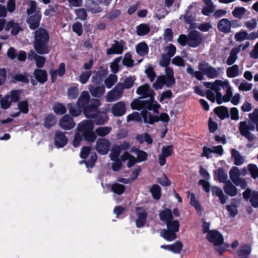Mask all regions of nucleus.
<instances>
[{
    "label": "nucleus",
    "mask_w": 258,
    "mask_h": 258,
    "mask_svg": "<svg viewBox=\"0 0 258 258\" xmlns=\"http://www.w3.org/2000/svg\"><path fill=\"white\" fill-rule=\"evenodd\" d=\"M97 85H92L90 88V91L92 95L95 97H100L102 96L105 92V87L104 86H96Z\"/></svg>",
    "instance_id": "nucleus-30"
},
{
    "label": "nucleus",
    "mask_w": 258,
    "mask_h": 258,
    "mask_svg": "<svg viewBox=\"0 0 258 258\" xmlns=\"http://www.w3.org/2000/svg\"><path fill=\"white\" fill-rule=\"evenodd\" d=\"M212 192L213 195H215L219 198L220 202L222 205L226 203L228 197L225 196L222 189L218 186H213L212 188Z\"/></svg>",
    "instance_id": "nucleus-27"
},
{
    "label": "nucleus",
    "mask_w": 258,
    "mask_h": 258,
    "mask_svg": "<svg viewBox=\"0 0 258 258\" xmlns=\"http://www.w3.org/2000/svg\"><path fill=\"white\" fill-rule=\"evenodd\" d=\"M188 46L196 48L198 47L203 41V38L200 33L196 30L190 31L188 34Z\"/></svg>",
    "instance_id": "nucleus-8"
},
{
    "label": "nucleus",
    "mask_w": 258,
    "mask_h": 258,
    "mask_svg": "<svg viewBox=\"0 0 258 258\" xmlns=\"http://www.w3.org/2000/svg\"><path fill=\"white\" fill-rule=\"evenodd\" d=\"M226 208L229 214L230 217L232 218L235 217L238 212L237 206H236V199H233L232 204L226 205Z\"/></svg>",
    "instance_id": "nucleus-36"
},
{
    "label": "nucleus",
    "mask_w": 258,
    "mask_h": 258,
    "mask_svg": "<svg viewBox=\"0 0 258 258\" xmlns=\"http://www.w3.org/2000/svg\"><path fill=\"white\" fill-rule=\"evenodd\" d=\"M100 105V101L98 99H92L91 103L82 109L85 116L88 118H93L98 112L97 109Z\"/></svg>",
    "instance_id": "nucleus-5"
},
{
    "label": "nucleus",
    "mask_w": 258,
    "mask_h": 258,
    "mask_svg": "<svg viewBox=\"0 0 258 258\" xmlns=\"http://www.w3.org/2000/svg\"><path fill=\"white\" fill-rule=\"evenodd\" d=\"M246 10L243 7H237L232 12L233 16L237 18H241L244 15Z\"/></svg>",
    "instance_id": "nucleus-61"
},
{
    "label": "nucleus",
    "mask_w": 258,
    "mask_h": 258,
    "mask_svg": "<svg viewBox=\"0 0 258 258\" xmlns=\"http://www.w3.org/2000/svg\"><path fill=\"white\" fill-rule=\"evenodd\" d=\"M224 186L225 192L230 197H234L237 194V189L234 186L230 181L228 180Z\"/></svg>",
    "instance_id": "nucleus-31"
},
{
    "label": "nucleus",
    "mask_w": 258,
    "mask_h": 258,
    "mask_svg": "<svg viewBox=\"0 0 258 258\" xmlns=\"http://www.w3.org/2000/svg\"><path fill=\"white\" fill-rule=\"evenodd\" d=\"M28 16L26 22L29 25V28L32 30H37L42 18L41 12L38 10L35 14Z\"/></svg>",
    "instance_id": "nucleus-7"
},
{
    "label": "nucleus",
    "mask_w": 258,
    "mask_h": 258,
    "mask_svg": "<svg viewBox=\"0 0 258 258\" xmlns=\"http://www.w3.org/2000/svg\"><path fill=\"white\" fill-rule=\"evenodd\" d=\"M254 125L250 120L248 123L246 121H242L239 123L238 127L240 135L247 139L249 142L253 141L255 138L254 135L249 132L254 131Z\"/></svg>",
    "instance_id": "nucleus-3"
},
{
    "label": "nucleus",
    "mask_w": 258,
    "mask_h": 258,
    "mask_svg": "<svg viewBox=\"0 0 258 258\" xmlns=\"http://www.w3.org/2000/svg\"><path fill=\"white\" fill-rule=\"evenodd\" d=\"M136 92L141 96V98H147L150 96L151 94L154 93V90L150 87L149 84H145L139 87Z\"/></svg>",
    "instance_id": "nucleus-18"
},
{
    "label": "nucleus",
    "mask_w": 258,
    "mask_h": 258,
    "mask_svg": "<svg viewBox=\"0 0 258 258\" xmlns=\"http://www.w3.org/2000/svg\"><path fill=\"white\" fill-rule=\"evenodd\" d=\"M111 190L114 193L118 195H121L125 190V186L120 183H115L112 184Z\"/></svg>",
    "instance_id": "nucleus-46"
},
{
    "label": "nucleus",
    "mask_w": 258,
    "mask_h": 258,
    "mask_svg": "<svg viewBox=\"0 0 258 258\" xmlns=\"http://www.w3.org/2000/svg\"><path fill=\"white\" fill-rule=\"evenodd\" d=\"M239 67L237 64H234L228 68L226 70L227 76L228 78H234L239 75Z\"/></svg>",
    "instance_id": "nucleus-43"
},
{
    "label": "nucleus",
    "mask_w": 258,
    "mask_h": 258,
    "mask_svg": "<svg viewBox=\"0 0 258 258\" xmlns=\"http://www.w3.org/2000/svg\"><path fill=\"white\" fill-rule=\"evenodd\" d=\"M160 219L165 224L170 222L173 219L172 211L169 208H166L161 211L159 214Z\"/></svg>",
    "instance_id": "nucleus-26"
},
{
    "label": "nucleus",
    "mask_w": 258,
    "mask_h": 258,
    "mask_svg": "<svg viewBox=\"0 0 258 258\" xmlns=\"http://www.w3.org/2000/svg\"><path fill=\"white\" fill-rule=\"evenodd\" d=\"M114 44H113L111 47L108 48L106 51L107 55H111L113 54H120L123 51V45L125 42L123 40L120 41L114 40Z\"/></svg>",
    "instance_id": "nucleus-13"
},
{
    "label": "nucleus",
    "mask_w": 258,
    "mask_h": 258,
    "mask_svg": "<svg viewBox=\"0 0 258 258\" xmlns=\"http://www.w3.org/2000/svg\"><path fill=\"white\" fill-rule=\"evenodd\" d=\"M60 127L66 130H71L73 128L75 125L73 118L68 114H66L59 120Z\"/></svg>",
    "instance_id": "nucleus-15"
},
{
    "label": "nucleus",
    "mask_w": 258,
    "mask_h": 258,
    "mask_svg": "<svg viewBox=\"0 0 258 258\" xmlns=\"http://www.w3.org/2000/svg\"><path fill=\"white\" fill-rule=\"evenodd\" d=\"M242 195L244 199L246 201L249 200L253 207L255 208L258 207V191L252 190L247 188Z\"/></svg>",
    "instance_id": "nucleus-10"
},
{
    "label": "nucleus",
    "mask_w": 258,
    "mask_h": 258,
    "mask_svg": "<svg viewBox=\"0 0 258 258\" xmlns=\"http://www.w3.org/2000/svg\"><path fill=\"white\" fill-rule=\"evenodd\" d=\"M215 114L221 119L224 120L230 116L228 108L225 106H219L214 109Z\"/></svg>",
    "instance_id": "nucleus-20"
},
{
    "label": "nucleus",
    "mask_w": 258,
    "mask_h": 258,
    "mask_svg": "<svg viewBox=\"0 0 258 258\" xmlns=\"http://www.w3.org/2000/svg\"><path fill=\"white\" fill-rule=\"evenodd\" d=\"M121 151L119 145H114L112 147L111 152L110 154V159L111 160H114L115 159H118Z\"/></svg>",
    "instance_id": "nucleus-55"
},
{
    "label": "nucleus",
    "mask_w": 258,
    "mask_h": 258,
    "mask_svg": "<svg viewBox=\"0 0 258 258\" xmlns=\"http://www.w3.org/2000/svg\"><path fill=\"white\" fill-rule=\"evenodd\" d=\"M35 79L41 84H43L48 80V75L46 70L40 69H35L33 72Z\"/></svg>",
    "instance_id": "nucleus-17"
},
{
    "label": "nucleus",
    "mask_w": 258,
    "mask_h": 258,
    "mask_svg": "<svg viewBox=\"0 0 258 258\" xmlns=\"http://www.w3.org/2000/svg\"><path fill=\"white\" fill-rule=\"evenodd\" d=\"M251 251L249 244H244L237 250V254L239 258H247Z\"/></svg>",
    "instance_id": "nucleus-28"
},
{
    "label": "nucleus",
    "mask_w": 258,
    "mask_h": 258,
    "mask_svg": "<svg viewBox=\"0 0 258 258\" xmlns=\"http://www.w3.org/2000/svg\"><path fill=\"white\" fill-rule=\"evenodd\" d=\"M68 108L70 114L74 117L79 116L83 112L82 108H80L77 104L69 103L68 104Z\"/></svg>",
    "instance_id": "nucleus-37"
},
{
    "label": "nucleus",
    "mask_w": 258,
    "mask_h": 258,
    "mask_svg": "<svg viewBox=\"0 0 258 258\" xmlns=\"http://www.w3.org/2000/svg\"><path fill=\"white\" fill-rule=\"evenodd\" d=\"M122 93V91L117 90L110 91L107 94L108 99L109 101H114L118 99L121 97Z\"/></svg>",
    "instance_id": "nucleus-48"
},
{
    "label": "nucleus",
    "mask_w": 258,
    "mask_h": 258,
    "mask_svg": "<svg viewBox=\"0 0 258 258\" xmlns=\"http://www.w3.org/2000/svg\"><path fill=\"white\" fill-rule=\"evenodd\" d=\"M22 90L21 89L12 90L10 91V94L7 95L13 103H17L20 99V95Z\"/></svg>",
    "instance_id": "nucleus-40"
},
{
    "label": "nucleus",
    "mask_w": 258,
    "mask_h": 258,
    "mask_svg": "<svg viewBox=\"0 0 258 258\" xmlns=\"http://www.w3.org/2000/svg\"><path fill=\"white\" fill-rule=\"evenodd\" d=\"M91 75V71H88L82 72L79 76V81L82 84H86Z\"/></svg>",
    "instance_id": "nucleus-60"
},
{
    "label": "nucleus",
    "mask_w": 258,
    "mask_h": 258,
    "mask_svg": "<svg viewBox=\"0 0 258 258\" xmlns=\"http://www.w3.org/2000/svg\"><path fill=\"white\" fill-rule=\"evenodd\" d=\"M207 239L214 245H221L224 242V238L222 234L216 230L210 231L207 235Z\"/></svg>",
    "instance_id": "nucleus-9"
},
{
    "label": "nucleus",
    "mask_w": 258,
    "mask_h": 258,
    "mask_svg": "<svg viewBox=\"0 0 258 258\" xmlns=\"http://www.w3.org/2000/svg\"><path fill=\"white\" fill-rule=\"evenodd\" d=\"M235 39L237 41L241 42L245 39H247V33L245 31L241 30L235 34Z\"/></svg>",
    "instance_id": "nucleus-63"
},
{
    "label": "nucleus",
    "mask_w": 258,
    "mask_h": 258,
    "mask_svg": "<svg viewBox=\"0 0 258 258\" xmlns=\"http://www.w3.org/2000/svg\"><path fill=\"white\" fill-rule=\"evenodd\" d=\"M145 73L147 77L150 79L151 82H153L156 76V73L154 71V69L151 66L149 67L145 70Z\"/></svg>",
    "instance_id": "nucleus-62"
},
{
    "label": "nucleus",
    "mask_w": 258,
    "mask_h": 258,
    "mask_svg": "<svg viewBox=\"0 0 258 258\" xmlns=\"http://www.w3.org/2000/svg\"><path fill=\"white\" fill-rule=\"evenodd\" d=\"M1 105L3 109H8L12 105V101L7 95H6L1 99Z\"/></svg>",
    "instance_id": "nucleus-59"
},
{
    "label": "nucleus",
    "mask_w": 258,
    "mask_h": 258,
    "mask_svg": "<svg viewBox=\"0 0 258 258\" xmlns=\"http://www.w3.org/2000/svg\"><path fill=\"white\" fill-rule=\"evenodd\" d=\"M231 157L234 160V163L236 166H240L244 163L243 157L235 149L231 150Z\"/></svg>",
    "instance_id": "nucleus-35"
},
{
    "label": "nucleus",
    "mask_w": 258,
    "mask_h": 258,
    "mask_svg": "<svg viewBox=\"0 0 258 258\" xmlns=\"http://www.w3.org/2000/svg\"><path fill=\"white\" fill-rule=\"evenodd\" d=\"M117 78L114 75H110L109 77L105 80V84L107 88H111L115 83L117 82Z\"/></svg>",
    "instance_id": "nucleus-58"
},
{
    "label": "nucleus",
    "mask_w": 258,
    "mask_h": 258,
    "mask_svg": "<svg viewBox=\"0 0 258 258\" xmlns=\"http://www.w3.org/2000/svg\"><path fill=\"white\" fill-rule=\"evenodd\" d=\"M93 118L94 123L97 125L104 124L108 120L107 115L101 112H97Z\"/></svg>",
    "instance_id": "nucleus-25"
},
{
    "label": "nucleus",
    "mask_w": 258,
    "mask_h": 258,
    "mask_svg": "<svg viewBox=\"0 0 258 258\" xmlns=\"http://www.w3.org/2000/svg\"><path fill=\"white\" fill-rule=\"evenodd\" d=\"M214 179L220 182L226 183L227 181L228 175L222 167H219L217 170L214 171Z\"/></svg>",
    "instance_id": "nucleus-23"
},
{
    "label": "nucleus",
    "mask_w": 258,
    "mask_h": 258,
    "mask_svg": "<svg viewBox=\"0 0 258 258\" xmlns=\"http://www.w3.org/2000/svg\"><path fill=\"white\" fill-rule=\"evenodd\" d=\"M107 75V71L101 70L97 71L92 77V82L94 85H99L102 82Z\"/></svg>",
    "instance_id": "nucleus-24"
},
{
    "label": "nucleus",
    "mask_w": 258,
    "mask_h": 258,
    "mask_svg": "<svg viewBox=\"0 0 258 258\" xmlns=\"http://www.w3.org/2000/svg\"><path fill=\"white\" fill-rule=\"evenodd\" d=\"M68 142V139L64 133L59 131H56L54 136V145L57 148H60L64 147Z\"/></svg>",
    "instance_id": "nucleus-14"
},
{
    "label": "nucleus",
    "mask_w": 258,
    "mask_h": 258,
    "mask_svg": "<svg viewBox=\"0 0 258 258\" xmlns=\"http://www.w3.org/2000/svg\"><path fill=\"white\" fill-rule=\"evenodd\" d=\"M49 34L46 29L40 28L35 31L33 45L37 53L45 54L49 52Z\"/></svg>",
    "instance_id": "nucleus-2"
},
{
    "label": "nucleus",
    "mask_w": 258,
    "mask_h": 258,
    "mask_svg": "<svg viewBox=\"0 0 258 258\" xmlns=\"http://www.w3.org/2000/svg\"><path fill=\"white\" fill-rule=\"evenodd\" d=\"M150 31L149 26L146 24H141L137 27V33L139 36L148 34Z\"/></svg>",
    "instance_id": "nucleus-41"
},
{
    "label": "nucleus",
    "mask_w": 258,
    "mask_h": 258,
    "mask_svg": "<svg viewBox=\"0 0 258 258\" xmlns=\"http://www.w3.org/2000/svg\"><path fill=\"white\" fill-rule=\"evenodd\" d=\"M125 104L122 101H119L114 104L111 108V112L115 116H121L125 114Z\"/></svg>",
    "instance_id": "nucleus-16"
},
{
    "label": "nucleus",
    "mask_w": 258,
    "mask_h": 258,
    "mask_svg": "<svg viewBox=\"0 0 258 258\" xmlns=\"http://www.w3.org/2000/svg\"><path fill=\"white\" fill-rule=\"evenodd\" d=\"M53 110L57 115H62L67 112L66 106L60 103H57L54 105L53 107Z\"/></svg>",
    "instance_id": "nucleus-50"
},
{
    "label": "nucleus",
    "mask_w": 258,
    "mask_h": 258,
    "mask_svg": "<svg viewBox=\"0 0 258 258\" xmlns=\"http://www.w3.org/2000/svg\"><path fill=\"white\" fill-rule=\"evenodd\" d=\"M134 61L132 58V55L129 52L124 55L122 60V64L128 68L132 67L134 65Z\"/></svg>",
    "instance_id": "nucleus-57"
},
{
    "label": "nucleus",
    "mask_w": 258,
    "mask_h": 258,
    "mask_svg": "<svg viewBox=\"0 0 258 258\" xmlns=\"http://www.w3.org/2000/svg\"><path fill=\"white\" fill-rule=\"evenodd\" d=\"M166 225L168 229L176 233L179 231L180 225L178 220H171L170 222H167Z\"/></svg>",
    "instance_id": "nucleus-45"
},
{
    "label": "nucleus",
    "mask_w": 258,
    "mask_h": 258,
    "mask_svg": "<svg viewBox=\"0 0 258 258\" xmlns=\"http://www.w3.org/2000/svg\"><path fill=\"white\" fill-rule=\"evenodd\" d=\"M136 78L135 76H130L126 78L123 83L121 85L122 89H130L131 88L135 83Z\"/></svg>",
    "instance_id": "nucleus-51"
},
{
    "label": "nucleus",
    "mask_w": 258,
    "mask_h": 258,
    "mask_svg": "<svg viewBox=\"0 0 258 258\" xmlns=\"http://www.w3.org/2000/svg\"><path fill=\"white\" fill-rule=\"evenodd\" d=\"M218 30L223 33H228L231 31V22L226 18L220 20L217 25Z\"/></svg>",
    "instance_id": "nucleus-22"
},
{
    "label": "nucleus",
    "mask_w": 258,
    "mask_h": 258,
    "mask_svg": "<svg viewBox=\"0 0 258 258\" xmlns=\"http://www.w3.org/2000/svg\"><path fill=\"white\" fill-rule=\"evenodd\" d=\"M131 105L133 109L140 110L143 108V101L135 99L131 102Z\"/></svg>",
    "instance_id": "nucleus-64"
},
{
    "label": "nucleus",
    "mask_w": 258,
    "mask_h": 258,
    "mask_svg": "<svg viewBox=\"0 0 258 258\" xmlns=\"http://www.w3.org/2000/svg\"><path fill=\"white\" fill-rule=\"evenodd\" d=\"M210 67L208 62L202 61L199 63V71H194L190 64H188L186 71L188 74L194 76L198 80L202 81L204 79V75H206Z\"/></svg>",
    "instance_id": "nucleus-4"
},
{
    "label": "nucleus",
    "mask_w": 258,
    "mask_h": 258,
    "mask_svg": "<svg viewBox=\"0 0 258 258\" xmlns=\"http://www.w3.org/2000/svg\"><path fill=\"white\" fill-rule=\"evenodd\" d=\"M247 169L251 176L253 179L258 178V167L254 164H249L247 166Z\"/></svg>",
    "instance_id": "nucleus-54"
},
{
    "label": "nucleus",
    "mask_w": 258,
    "mask_h": 258,
    "mask_svg": "<svg viewBox=\"0 0 258 258\" xmlns=\"http://www.w3.org/2000/svg\"><path fill=\"white\" fill-rule=\"evenodd\" d=\"M90 101V97L89 93L86 91H84L81 92L78 101H77V105L83 109L86 106L89 104Z\"/></svg>",
    "instance_id": "nucleus-19"
},
{
    "label": "nucleus",
    "mask_w": 258,
    "mask_h": 258,
    "mask_svg": "<svg viewBox=\"0 0 258 258\" xmlns=\"http://www.w3.org/2000/svg\"><path fill=\"white\" fill-rule=\"evenodd\" d=\"M121 59V57L119 56L115 58L113 61L110 63V69L111 72L113 74H116L119 71V63Z\"/></svg>",
    "instance_id": "nucleus-56"
},
{
    "label": "nucleus",
    "mask_w": 258,
    "mask_h": 258,
    "mask_svg": "<svg viewBox=\"0 0 258 258\" xmlns=\"http://www.w3.org/2000/svg\"><path fill=\"white\" fill-rule=\"evenodd\" d=\"M79 94V90L77 87H71L68 89L67 95L69 99H75Z\"/></svg>",
    "instance_id": "nucleus-47"
},
{
    "label": "nucleus",
    "mask_w": 258,
    "mask_h": 258,
    "mask_svg": "<svg viewBox=\"0 0 258 258\" xmlns=\"http://www.w3.org/2000/svg\"><path fill=\"white\" fill-rule=\"evenodd\" d=\"M112 128L109 126H101L95 129V134L99 137H104L109 134Z\"/></svg>",
    "instance_id": "nucleus-42"
},
{
    "label": "nucleus",
    "mask_w": 258,
    "mask_h": 258,
    "mask_svg": "<svg viewBox=\"0 0 258 258\" xmlns=\"http://www.w3.org/2000/svg\"><path fill=\"white\" fill-rule=\"evenodd\" d=\"M102 0H86V7L89 11L97 14L103 11V8L99 6Z\"/></svg>",
    "instance_id": "nucleus-12"
},
{
    "label": "nucleus",
    "mask_w": 258,
    "mask_h": 258,
    "mask_svg": "<svg viewBox=\"0 0 258 258\" xmlns=\"http://www.w3.org/2000/svg\"><path fill=\"white\" fill-rule=\"evenodd\" d=\"M182 243L179 241H176L173 244H171V251L174 253L179 254L183 248Z\"/></svg>",
    "instance_id": "nucleus-53"
},
{
    "label": "nucleus",
    "mask_w": 258,
    "mask_h": 258,
    "mask_svg": "<svg viewBox=\"0 0 258 258\" xmlns=\"http://www.w3.org/2000/svg\"><path fill=\"white\" fill-rule=\"evenodd\" d=\"M240 50V49L239 48L236 47H234L231 50L229 56L228 57L226 61L227 65L231 66L235 62L238 58L237 54Z\"/></svg>",
    "instance_id": "nucleus-34"
},
{
    "label": "nucleus",
    "mask_w": 258,
    "mask_h": 258,
    "mask_svg": "<svg viewBox=\"0 0 258 258\" xmlns=\"http://www.w3.org/2000/svg\"><path fill=\"white\" fill-rule=\"evenodd\" d=\"M56 123L55 116L52 113L46 114L44 118L43 125L47 129H50Z\"/></svg>",
    "instance_id": "nucleus-29"
},
{
    "label": "nucleus",
    "mask_w": 258,
    "mask_h": 258,
    "mask_svg": "<svg viewBox=\"0 0 258 258\" xmlns=\"http://www.w3.org/2000/svg\"><path fill=\"white\" fill-rule=\"evenodd\" d=\"M94 124L91 120H86L81 122L78 125L77 132L76 133L73 145L74 147H78L84 140L88 143L94 142L97 136L95 131L94 132Z\"/></svg>",
    "instance_id": "nucleus-1"
},
{
    "label": "nucleus",
    "mask_w": 258,
    "mask_h": 258,
    "mask_svg": "<svg viewBox=\"0 0 258 258\" xmlns=\"http://www.w3.org/2000/svg\"><path fill=\"white\" fill-rule=\"evenodd\" d=\"M11 82L14 84H15L17 82H22L25 84H28L29 83V79L28 76L23 74H18L16 75L12 74Z\"/></svg>",
    "instance_id": "nucleus-32"
},
{
    "label": "nucleus",
    "mask_w": 258,
    "mask_h": 258,
    "mask_svg": "<svg viewBox=\"0 0 258 258\" xmlns=\"http://www.w3.org/2000/svg\"><path fill=\"white\" fill-rule=\"evenodd\" d=\"M141 115L145 123L153 124L155 122H158V116L155 115H152L146 109L142 110L141 112Z\"/></svg>",
    "instance_id": "nucleus-21"
},
{
    "label": "nucleus",
    "mask_w": 258,
    "mask_h": 258,
    "mask_svg": "<svg viewBox=\"0 0 258 258\" xmlns=\"http://www.w3.org/2000/svg\"><path fill=\"white\" fill-rule=\"evenodd\" d=\"M150 192L153 198L156 200H159L161 196V188L158 184H154L150 188Z\"/></svg>",
    "instance_id": "nucleus-44"
},
{
    "label": "nucleus",
    "mask_w": 258,
    "mask_h": 258,
    "mask_svg": "<svg viewBox=\"0 0 258 258\" xmlns=\"http://www.w3.org/2000/svg\"><path fill=\"white\" fill-rule=\"evenodd\" d=\"M248 116L251 122L255 124L258 132V108H255L252 113L248 114Z\"/></svg>",
    "instance_id": "nucleus-52"
},
{
    "label": "nucleus",
    "mask_w": 258,
    "mask_h": 258,
    "mask_svg": "<svg viewBox=\"0 0 258 258\" xmlns=\"http://www.w3.org/2000/svg\"><path fill=\"white\" fill-rule=\"evenodd\" d=\"M161 235L168 241H171L177 238L176 233L168 229L163 230L161 233Z\"/></svg>",
    "instance_id": "nucleus-39"
},
{
    "label": "nucleus",
    "mask_w": 258,
    "mask_h": 258,
    "mask_svg": "<svg viewBox=\"0 0 258 258\" xmlns=\"http://www.w3.org/2000/svg\"><path fill=\"white\" fill-rule=\"evenodd\" d=\"M136 49L137 53L141 56L146 55L149 52L148 46L145 42H140L138 44Z\"/></svg>",
    "instance_id": "nucleus-38"
},
{
    "label": "nucleus",
    "mask_w": 258,
    "mask_h": 258,
    "mask_svg": "<svg viewBox=\"0 0 258 258\" xmlns=\"http://www.w3.org/2000/svg\"><path fill=\"white\" fill-rule=\"evenodd\" d=\"M110 142L108 139L104 138L98 139L95 145L97 152L102 155H106L110 150Z\"/></svg>",
    "instance_id": "nucleus-6"
},
{
    "label": "nucleus",
    "mask_w": 258,
    "mask_h": 258,
    "mask_svg": "<svg viewBox=\"0 0 258 258\" xmlns=\"http://www.w3.org/2000/svg\"><path fill=\"white\" fill-rule=\"evenodd\" d=\"M137 218L136 220V226L138 228L143 227L147 223L148 213L145 209L142 207H137Z\"/></svg>",
    "instance_id": "nucleus-11"
},
{
    "label": "nucleus",
    "mask_w": 258,
    "mask_h": 258,
    "mask_svg": "<svg viewBox=\"0 0 258 258\" xmlns=\"http://www.w3.org/2000/svg\"><path fill=\"white\" fill-rule=\"evenodd\" d=\"M190 204L191 206L194 207L198 215L200 216L202 215V212L203 208L200 204L199 201L196 200V197L194 194L191 193L190 198Z\"/></svg>",
    "instance_id": "nucleus-33"
},
{
    "label": "nucleus",
    "mask_w": 258,
    "mask_h": 258,
    "mask_svg": "<svg viewBox=\"0 0 258 258\" xmlns=\"http://www.w3.org/2000/svg\"><path fill=\"white\" fill-rule=\"evenodd\" d=\"M18 108L19 111L24 114L29 112V103L27 100L19 101L18 103Z\"/></svg>",
    "instance_id": "nucleus-49"
}]
</instances>
